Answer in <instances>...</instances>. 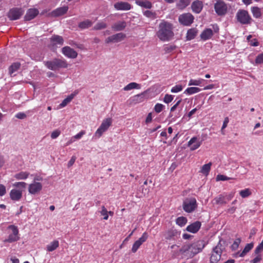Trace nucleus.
<instances>
[{
  "label": "nucleus",
  "instance_id": "864d4df0",
  "mask_svg": "<svg viewBox=\"0 0 263 263\" xmlns=\"http://www.w3.org/2000/svg\"><path fill=\"white\" fill-rule=\"evenodd\" d=\"M86 132L85 130H81L78 134L73 136L75 140L80 139L85 134Z\"/></svg>",
  "mask_w": 263,
  "mask_h": 263
},
{
  "label": "nucleus",
  "instance_id": "39448f33",
  "mask_svg": "<svg viewBox=\"0 0 263 263\" xmlns=\"http://www.w3.org/2000/svg\"><path fill=\"white\" fill-rule=\"evenodd\" d=\"M112 122V120L110 118L104 119L102 121L99 127L95 132L93 138L97 139L100 138L103 133L107 131L109 127L111 125Z\"/></svg>",
  "mask_w": 263,
  "mask_h": 263
},
{
  "label": "nucleus",
  "instance_id": "3c124183",
  "mask_svg": "<svg viewBox=\"0 0 263 263\" xmlns=\"http://www.w3.org/2000/svg\"><path fill=\"white\" fill-rule=\"evenodd\" d=\"M256 64H263V52L259 54L256 58L255 59Z\"/></svg>",
  "mask_w": 263,
  "mask_h": 263
},
{
  "label": "nucleus",
  "instance_id": "bb28decb",
  "mask_svg": "<svg viewBox=\"0 0 263 263\" xmlns=\"http://www.w3.org/2000/svg\"><path fill=\"white\" fill-rule=\"evenodd\" d=\"M30 173L28 172L21 171L17 173H16L14 175V177L15 179L20 180H26L29 176Z\"/></svg>",
  "mask_w": 263,
  "mask_h": 263
},
{
  "label": "nucleus",
  "instance_id": "680f3d73",
  "mask_svg": "<svg viewBox=\"0 0 263 263\" xmlns=\"http://www.w3.org/2000/svg\"><path fill=\"white\" fill-rule=\"evenodd\" d=\"M229 121V118L228 117L225 118L224 120L223 123L222 128H221L222 132L227 126Z\"/></svg>",
  "mask_w": 263,
  "mask_h": 263
},
{
  "label": "nucleus",
  "instance_id": "473e14b6",
  "mask_svg": "<svg viewBox=\"0 0 263 263\" xmlns=\"http://www.w3.org/2000/svg\"><path fill=\"white\" fill-rule=\"evenodd\" d=\"M141 88V85L136 82H131L123 88L124 91H129L132 89Z\"/></svg>",
  "mask_w": 263,
  "mask_h": 263
},
{
  "label": "nucleus",
  "instance_id": "ea45409f",
  "mask_svg": "<svg viewBox=\"0 0 263 263\" xmlns=\"http://www.w3.org/2000/svg\"><path fill=\"white\" fill-rule=\"evenodd\" d=\"M107 27V24L105 22L102 21L97 23L93 27V30H98L105 29Z\"/></svg>",
  "mask_w": 263,
  "mask_h": 263
},
{
  "label": "nucleus",
  "instance_id": "1a4fd4ad",
  "mask_svg": "<svg viewBox=\"0 0 263 263\" xmlns=\"http://www.w3.org/2000/svg\"><path fill=\"white\" fill-rule=\"evenodd\" d=\"M197 207L196 200L194 198L186 199L183 204V210L188 213H191L195 210Z\"/></svg>",
  "mask_w": 263,
  "mask_h": 263
},
{
  "label": "nucleus",
  "instance_id": "09e8293b",
  "mask_svg": "<svg viewBox=\"0 0 263 263\" xmlns=\"http://www.w3.org/2000/svg\"><path fill=\"white\" fill-rule=\"evenodd\" d=\"M183 89V87L181 85H177L173 87L171 89V92L173 93H177L181 91Z\"/></svg>",
  "mask_w": 263,
  "mask_h": 263
},
{
  "label": "nucleus",
  "instance_id": "0eeeda50",
  "mask_svg": "<svg viewBox=\"0 0 263 263\" xmlns=\"http://www.w3.org/2000/svg\"><path fill=\"white\" fill-rule=\"evenodd\" d=\"M236 17L237 20L242 24H250L252 20L248 12L245 10H239Z\"/></svg>",
  "mask_w": 263,
  "mask_h": 263
},
{
  "label": "nucleus",
  "instance_id": "5fc2aeb1",
  "mask_svg": "<svg viewBox=\"0 0 263 263\" xmlns=\"http://www.w3.org/2000/svg\"><path fill=\"white\" fill-rule=\"evenodd\" d=\"M263 250V240L260 243L256 248L255 252L256 254H258Z\"/></svg>",
  "mask_w": 263,
  "mask_h": 263
},
{
  "label": "nucleus",
  "instance_id": "a211bd4d",
  "mask_svg": "<svg viewBox=\"0 0 263 263\" xmlns=\"http://www.w3.org/2000/svg\"><path fill=\"white\" fill-rule=\"evenodd\" d=\"M114 7L117 10H129L132 8L130 4L124 2L115 3L114 4Z\"/></svg>",
  "mask_w": 263,
  "mask_h": 263
},
{
  "label": "nucleus",
  "instance_id": "c85d7f7f",
  "mask_svg": "<svg viewBox=\"0 0 263 263\" xmlns=\"http://www.w3.org/2000/svg\"><path fill=\"white\" fill-rule=\"evenodd\" d=\"M126 26L124 21H119L115 23L112 26V29L115 31H121L123 30Z\"/></svg>",
  "mask_w": 263,
  "mask_h": 263
},
{
  "label": "nucleus",
  "instance_id": "79ce46f5",
  "mask_svg": "<svg viewBox=\"0 0 263 263\" xmlns=\"http://www.w3.org/2000/svg\"><path fill=\"white\" fill-rule=\"evenodd\" d=\"M21 64L19 63H14L9 67V73L11 74L16 71L20 67Z\"/></svg>",
  "mask_w": 263,
  "mask_h": 263
},
{
  "label": "nucleus",
  "instance_id": "774afa93",
  "mask_svg": "<svg viewBox=\"0 0 263 263\" xmlns=\"http://www.w3.org/2000/svg\"><path fill=\"white\" fill-rule=\"evenodd\" d=\"M182 237L184 239H190L192 237V236L190 234L185 233L183 234Z\"/></svg>",
  "mask_w": 263,
  "mask_h": 263
},
{
  "label": "nucleus",
  "instance_id": "de8ad7c7",
  "mask_svg": "<svg viewBox=\"0 0 263 263\" xmlns=\"http://www.w3.org/2000/svg\"><path fill=\"white\" fill-rule=\"evenodd\" d=\"M164 108V106L163 104L160 103H157L154 107V110L157 113L160 112L163 110Z\"/></svg>",
  "mask_w": 263,
  "mask_h": 263
},
{
  "label": "nucleus",
  "instance_id": "6e6552de",
  "mask_svg": "<svg viewBox=\"0 0 263 263\" xmlns=\"http://www.w3.org/2000/svg\"><path fill=\"white\" fill-rule=\"evenodd\" d=\"M194 17L190 13L181 14L178 18L179 22L183 26H190L194 22Z\"/></svg>",
  "mask_w": 263,
  "mask_h": 263
},
{
  "label": "nucleus",
  "instance_id": "c03bdc74",
  "mask_svg": "<svg viewBox=\"0 0 263 263\" xmlns=\"http://www.w3.org/2000/svg\"><path fill=\"white\" fill-rule=\"evenodd\" d=\"M214 200L217 204H226L227 203V201L225 200V197L221 195L216 197L214 199Z\"/></svg>",
  "mask_w": 263,
  "mask_h": 263
},
{
  "label": "nucleus",
  "instance_id": "7c9ffc66",
  "mask_svg": "<svg viewBox=\"0 0 263 263\" xmlns=\"http://www.w3.org/2000/svg\"><path fill=\"white\" fill-rule=\"evenodd\" d=\"M136 3L145 8L150 9L152 7V3L147 0H136Z\"/></svg>",
  "mask_w": 263,
  "mask_h": 263
},
{
  "label": "nucleus",
  "instance_id": "2eb2a0df",
  "mask_svg": "<svg viewBox=\"0 0 263 263\" xmlns=\"http://www.w3.org/2000/svg\"><path fill=\"white\" fill-rule=\"evenodd\" d=\"M221 255V249L216 246L214 248L210 258L211 263H217L220 259Z\"/></svg>",
  "mask_w": 263,
  "mask_h": 263
},
{
  "label": "nucleus",
  "instance_id": "37998d69",
  "mask_svg": "<svg viewBox=\"0 0 263 263\" xmlns=\"http://www.w3.org/2000/svg\"><path fill=\"white\" fill-rule=\"evenodd\" d=\"M186 222L187 219L184 217H179L176 219V223L181 227L184 226Z\"/></svg>",
  "mask_w": 263,
  "mask_h": 263
},
{
  "label": "nucleus",
  "instance_id": "20e7f679",
  "mask_svg": "<svg viewBox=\"0 0 263 263\" xmlns=\"http://www.w3.org/2000/svg\"><path fill=\"white\" fill-rule=\"evenodd\" d=\"M44 63L47 68L53 71L60 68H66L68 66L66 61L61 59H54L51 61H45Z\"/></svg>",
  "mask_w": 263,
  "mask_h": 263
},
{
  "label": "nucleus",
  "instance_id": "4468645a",
  "mask_svg": "<svg viewBox=\"0 0 263 263\" xmlns=\"http://www.w3.org/2000/svg\"><path fill=\"white\" fill-rule=\"evenodd\" d=\"M148 237V234L147 232L143 233L142 236L134 243L132 248V251L133 253H136L142 244L146 241Z\"/></svg>",
  "mask_w": 263,
  "mask_h": 263
},
{
  "label": "nucleus",
  "instance_id": "72a5a7b5",
  "mask_svg": "<svg viewBox=\"0 0 263 263\" xmlns=\"http://www.w3.org/2000/svg\"><path fill=\"white\" fill-rule=\"evenodd\" d=\"M212 165V162H209L208 164H205L203 165L201 167L200 172L201 173H202V174H203L205 176H207L209 174V173L211 170V167Z\"/></svg>",
  "mask_w": 263,
  "mask_h": 263
},
{
  "label": "nucleus",
  "instance_id": "a19ab883",
  "mask_svg": "<svg viewBox=\"0 0 263 263\" xmlns=\"http://www.w3.org/2000/svg\"><path fill=\"white\" fill-rule=\"evenodd\" d=\"M252 194V192L250 189H246L245 190H241L239 192V195L242 198H247L250 196Z\"/></svg>",
  "mask_w": 263,
  "mask_h": 263
},
{
  "label": "nucleus",
  "instance_id": "f3484780",
  "mask_svg": "<svg viewBox=\"0 0 263 263\" xmlns=\"http://www.w3.org/2000/svg\"><path fill=\"white\" fill-rule=\"evenodd\" d=\"M62 52L65 56L71 59H75L78 55L77 51L69 46L63 47L62 49Z\"/></svg>",
  "mask_w": 263,
  "mask_h": 263
},
{
  "label": "nucleus",
  "instance_id": "0e129e2a",
  "mask_svg": "<svg viewBox=\"0 0 263 263\" xmlns=\"http://www.w3.org/2000/svg\"><path fill=\"white\" fill-rule=\"evenodd\" d=\"M261 260V256L260 255H258L251 261V262L252 263H257V262H259Z\"/></svg>",
  "mask_w": 263,
  "mask_h": 263
},
{
  "label": "nucleus",
  "instance_id": "aec40b11",
  "mask_svg": "<svg viewBox=\"0 0 263 263\" xmlns=\"http://www.w3.org/2000/svg\"><path fill=\"white\" fill-rule=\"evenodd\" d=\"M201 223L200 221H197L189 226L186 229V231L192 233H197L200 229Z\"/></svg>",
  "mask_w": 263,
  "mask_h": 263
},
{
  "label": "nucleus",
  "instance_id": "f8f14e48",
  "mask_svg": "<svg viewBox=\"0 0 263 263\" xmlns=\"http://www.w3.org/2000/svg\"><path fill=\"white\" fill-rule=\"evenodd\" d=\"M23 13L22 8H13L9 11L8 16L11 20H16L19 19Z\"/></svg>",
  "mask_w": 263,
  "mask_h": 263
},
{
  "label": "nucleus",
  "instance_id": "603ef678",
  "mask_svg": "<svg viewBox=\"0 0 263 263\" xmlns=\"http://www.w3.org/2000/svg\"><path fill=\"white\" fill-rule=\"evenodd\" d=\"M181 102V100H178L176 103L171 107V112L170 113V117H172L173 116V112H174L175 109L178 107V106L179 105V104H180Z\"/></svg>",
  "mask_w": 263,
  "mask_h": 263
},
{
  "label": "nucleus",
  "instance_id": "6e6d98bb",
  "mask_svg": "<svg viewBox=\"0 0 263 263\" xmlns=\"http://www.w3.org/2000/svg\"><path fill=\"white\" fill-rule=\"evenodd\" d=\"M144 15L149 18H154L155 17L154 13L149 10L144 11Z\"/></svg>",
  "mask_w": 263,
  "mask_h": 263
},
{
  "label": "nucleus",
  "instance_id": "4d7b16f0",
  "mask_svg": "<svg viewBox=\"0 0 263 263\" xmlns=\"http://www.w3.org/2000/svg\"><path fill=\"white\" fill-rule=\"evenodd\" d=\"M60 134H61V132L59 130H58V129L55 130L53 132H52V133L51 134V137L52 139H55L58 137L59 136Z\"/></svg>",
  "mask_w": 263,
  "mask_h": 263
},
{
  "label": "nucleus",
  "instance_id": "bf43d9fd",
  "mask_svg": "<svg viewBox=\"0 0 263 263\" xmlns=\"http://www.w3.org/2000/svg\"><path fill=\"white\" fill-rule=\"evenodd\" d=\"M15 117L18 119H23L26 117V115L24 112H18L15 115Z\"/></svg>",
  "mask_w": 263,
  "mask_h": 263
},
{
  "label": "nucleus",
  "instance_id": "69168bd1",
  "mask_svg": "<svg viewBox=\"0 0 263 263\" xmlns=\"http://www.w3.org/2000/svg\"><path fill=\"white\" fill-rule=\"evenodd\" d=\"M75 139H74L73 137H71L69 140L66 143L65 146H68L72 144L73 142L75 141Z\"/></svg>",
  "mask_w": 263,
  "mask_h": 263
},
{
  "label": "nucleus",
  "instance_id": "5701e85b",
  "mask_svg": "<svg viewBox=\"0 0 263 263\" xmlns=\"http://www.w3.org/2000/svg\"><path fill=\"white\" fill-rule=\"evenodd\" d=\"M213 31L210 28L204 29L200 34V38L203 41H206L210 39L213 35Z\"/></svg>",
  "mask_w": 263,
  "mask_h": 263
},
{
  "label": "nucleus",
  "instance_id": "7ed1b4c3",
  "mask_svg": "<svg viewBox=\"0 0 263 263\" xmlns=\"http://www.w3.org/2000/svg\"><path fill=\"white\" fill-rule=\"evenodd\" d=\"M12 186L15 189L10 191V198L13 201H18L23 197V193L27 186V183L25 182H16L12 184Z\"/></svg>",
  "mask_w": 263,
  "mask_h": 263
},
{
  "label": "nucleus",
  "instance_id": "a878e982",
  "mask_svg": "<svg viewBox=\"0 0 263 263\" xmlns=\"http://www.w3.org/2000/svg\"><path fill=\"white\" fill-rule=\"evenodd\" d=\"M197 33L198 30L195 28L189 29L186 35V40L190 41L194 39L197 35Z\"/></svg>",
  "mask_w": 263,
  "mask_h": 263
},
{
  "label": "nucleus",
  "instance_id": "49530a36",
  "mask_svg": "<svg viewBox=\"0 0 263 263\" xmlns=\"http://www.w3.org/2000/svg\"><path fill=\"white\" fill-rule=\"evenodd\" d=\"M101 209L102 210L100 211L101 215L103 216V219L104 220H107L108 218V211L104 206H102Z\"/></svg>",
  "mask_w": 263,
  "mask_h": 263
},
{
  "label": "nucleus",
  "instance_id": "6ab92c4d",
  "mask_svg": "<svg viewBox=\"0 0 263 263\" xmlns=\"http://www.w3.org/2000/svg\"><path fill=\"white\" fill-rule=\"evenodd\" d=\"M201 144V141L197 137H193L188 142V145L192 151L197 149Z\"/></svg>",
  "mask_w": 263,
  "mask_h": 263
},
{
  "label": "nucleus",
  "instance_id": "a18cd8bd",
  "mask_svg": "<svg viewBox=\"0 0 263 263\" xmlns=\"http://www.w3.org/2000/svg\"><path fill=\"white\" fill-rule=\"evenodd\" d=\"M216 181H226L230 179H233L232 178L228 177L225 175L219 174L216 176Z\"/></svg>",
  "mask_w": 263,
  "mask_h": 263
},
{
  "label": "nucleus",
  "instance_id": "c9c22d12",
  "mask_svg": "<svg viewBox=\"0 0 263 263\" xmlns=\"http://www.w3.org/2000/svg\"><path fill=\"white\" fill-rule=\"evenodd\" d=\"M76 93H72L66 98H65L62 102L60 104L59 106L60 108H63L66 106L69 102L71 101L74 97L75 96Z\"/></svg>",
  "mask_w": 263,
  "mask_h": 263
},
{
  "label": "nucleus",
  "instance_id": "f03ea898",
  "mask_svg": "<svg viewBox=\"0 0 263 263\" xmlns=\"http://www.w3.org/2000/svg\"><path fill=\"white\" fill-rule=\"evenodd\" d=\"M173 28L171 23L162 20L159 25L157 32L158 37L162 41H170L174 36Z\"/></svg>",
  "mask_w": 263,
  "mask_h": 263
},
{
  "label": "nucleus",
  "instance_id": "052dcab7",
  "mask_svg": "<svg viewBox=\"0 0 263 263\" xmlns=\"http://www.w3.org/2000/svg\"><path fill=\"white\" fill-rule=\"evenodd\" d=\"M76 160V157L72 156L68 163V167H69L71 166L75 162Z\"/></svg>",
  "mask_w": 263,
  "mask_h": 263
},
{
  "label": "nucleus",
  "instance_id": "393cba45",
  "mask_svg": "<svg viewBox=\"0 0 263 263\" xmlns=\"http://www.w3.org/2000/svg\"><path fill=\"white\" fill-rule=\"evenodd\" d=\"M68 7L67 6L60 7L53 11L51 14L54 16H61L66 13L68 11Z\"/></svg>",
  "mask_w": 263,
  "mask_h": 263
},
{
  "label": "nucleus",
  "instance_id": "8fccbe9b",
  "mask_svg": "<svg viewBox=\"0 0 263 263\" xmlns=\"http://www.w3.org/2000/svg\"><path fill=\"white\" fill-rule=\"evenodd\" d=\"M174 99V96L171 95L166 94L163 98V101L166 104L171 102Z\"/></svg>",
  "mask_w": 263,
  "mask_h": 263
},
{
  "label": "nucleus",
  "instance_id": "13d9d810",
  "mask_svg": "<svg viewBox=\"0 0 263 263\" xmlns=\"http://www.w3.org/2000/svg\"><path fill=\"white\" fill-rule=\"evenodd\" d=\"M6 193V189L5 185L0 184V196H4Z\"/></svg>",
  "mask_w": 263,
  "mask_h": 263
},
{
  "label": "nucleus",
  "instance_id": "9b49d317",
  "mask_svg": "<svg viewBox=\"0 0 263 263\" xmlns=\"http://www.w3.org/2000/svg\"><path fill=\"white\" fill-rule=\"evenodd\" d=\"M43 189V185L39 182L33 181L28 185V192L31 195L39 194Z\"/></svg>",
  "mask_w": 263,
  "mask_h": 263
},
{
  "label": "nucleus",
  "instance_id": "412c9836",
  "mask_svg": "<svg viewBox=\"0 0 263 263\" xmlns=\"http://www.w3.org/2000/svg\"><path fill=\"white\" fill-rule=\"evenodd\" d=\"M51 45L53 46L62 45L64 43V40L61 36L54 35L50 39Z\"/></svg>",
  "mask_w": 263,
  "mask_h": 263
},
{
  "label": "nucleus",
  "instance_id": "2f4dec72",
  "mask_svg": "<svg viewBox=\"0 0 263 263\" xmlns=\"http://www.w3.org/2000/svg\"><path fill=\"white\" fill-rule=\"evenodd\" d=\"M191 0H179L176 4V7L180 10H183L190 5Z\"/></svg>",
  "mask_w": 263,
  "mask_h": 263
},
{
  "label": "nucleus",
  "instance_id": "cd10ccee",
  "mask_svg": "<svg viewBox=\"0 0 263 263\" xmlns=\"http://www.w3.org/2000/svg\"><path fill=\"white\" fill-rule=\"evenodd\" d=\"M253 16L255 18H258L261 17L263 13V9L258 7H252L251 9Z\"/></svg>",
  "mask_w": 263,
  "mask_h": 263
},
{
  "label": "nucleus",
  "instance_id": "4be33fe9",
  "mask_svg": "<svg viewBox=\"0 0 263 263\" xmlns=\"http://www.w3.org/2000/svg\"><path fill=\"white\" fill-rule=\"evenodd\" d=\"M192 11L196 13H199L203 8V3L200 1H196L193 2L191 5Z\"/></svg>",
  "mask_w": 263,
  "mask_h": 263
},
{
  "label": "nucleus",
  "instance_id": "ddd939ff",
  "mask_svg": "<svg viewBox=\"0 0 263 263\" xmlns=\"http://www.w3.org/2000/svg\"><path fill=\"white\" fill-rule=\"evenodd\" d=\"M125 34L123 33H118L107 37L105 41L106 44L111 43H118L125 38Z\"/></svg>",
  "mask_w": 263,
  "mask_h": 263
},
{
  "label": "nucleus",
  "instance_id": "f704fd0d",
  "mask_svg": "<svg viewBox=\"0 0 263 263\" xmlns=\"http://www.w3.org/2000/svg\"><path fill=\"white\" fill-rule=\"evenodd\" d=\"M93 22L89 20H86L83 22H81L79 24V27L82 29H86L92 26Z\"/></svg>",
  "mask_w": 263,
  "mask_h": 263
},
{
  "label": "nucleus",
  "instance_id": "e433bc0d",
  "mask_svg": "<svg viewBox=\"0 0 263 263\" xmlns=\"http://www.w3.org/2000/svg\"><path fill=\"white\" fill-rule=\"evenodd\" d=\"M200 91H201V89L198 87H189L187 89H186L184 91V93L189 95H193V94L199 92Z\"/></svg>",
  "mask_w": 263,
  "mask_h": 263
},
{
  "label": "nucleus",
  "instance_id": "e2e57ef3",
  "mask_svg": "<svg viewBox=\"0 0 263 263\" xmlns=\"http://www.w3.org/2000/svg\"><path fill=\"white\" fill-rule=\"evenodd\" d=\"M152 121V114L151 112L149 113L146 118L145 122L146 124L149 123Z\"/></svg>",
  "mask_w": 263,
  "mask_h": 263
},
{
  "label": "nucleus",
  "instance_id": "9d476101",
  "mask_svg": "<svg viewBox=\"0 0 263 263\" xmlns=\"http://www.w3.org/2000/svg\"><path fill=\"white\" fill-rule=\"evenodd\" d=\"M214 9L218 15H223L227 13L228 7L223 1L217 0L214 5Z\"/></svg>",
  "mask_w": 263,
  "mask_h": 263
},
{
  "label": "nucleus",
  "instance_id": "4c0bfd02",
  "mask_svg": "<svg viewBox=\"0 0 263 263\" xmlns=\"http://www.w3.org/2000/svg\"><path fill=\"white\" fill-rule=\"evenodd\" d=\"M204 80L202 79L199 78L198 79H191L189 83V85L201 86L202 83Z\"/></svg>",
  "mask_w": 263,
  "mask_h": 263
},
{
  "label": "nucleus",
  "instance_id": "dca6fc26",
  "mask_svg": "<svg viewBox=\"0 0 263 263\" xmlns=\"http://www.w3.org/2000/svg\"><path fill=\"white\" fill-rule=\"evenodd\" d=\"M145 92L135 95L129 98L128 101L130 105H134L141 103L145 100Z\"/></svg>",
  "mask_w": 263,
  "mask_h": 263
},
{
  "label": "nucleus",
  "instance_id": "f257e3e1",
  "mask_svg": "<svg viewBox=\"0 0 263 263\" xmlns=\"http://www.w3.org/2000/svg\"><path fill=\"white\" fill-rule=\"evenodd\" d=\"M204 247V242L201 240H197L193 243L186 242L178 251H174L173 255L175 257L181 255L183 258H192L201 252Z\"/></svg>",
  "mask_w": 263,
  "mask_h": 263
},
{
  "label": "nucleus",
  "instance_id": "423d86ee",
  "mask_svg": "<svg viewBox=\"0 0 263 263\" xmlns=\"http://www.w3.org/2000/svg\"><path fill=\"white\" fill-rule=\"evenodd\" d=\"M8 229L12 231V233L10 234L7 238L5 239L3 241L5 243H12L19 240L18 230L16 226L14 225H10L8 227Z\"/></svg>",
  "mask_w": 263,
  "mask_h": 263
},
{
  "label": "nucleus",
  "instance_id": "58836bf2",
  "mask_svg": "<svg viewBox=\"0 0 263 263\" xmlns=\"http://www.w3.org/2000/svg\"><path fill=\"white\" fill-rule=\"evenodd\" d=\"M253 247L252 243H248L245 247L243 251L241 252L239 255L240 257H243L248 252H249Z\"/></svg>",
  "mask_w": 263,
  "mask_h": 263
},
{
  "label": "nucleus",
  "instance_id": "b1692460",
  "mask_svg": "<svg viewBox=\"0 0 263 263\" xmlns=\"http://www.w3.org/2000/svg\"><path fill=\"white\" fill-rule=\"evenodd\" d=\"M39 14V11L36 9H29L25 16V19L26 21H30L33 19Z\"/></svg>",
  "mask_w": 263,
  "mask_h": 263
},
{
  "label": "nucleus",
  "instance_id": "c756f323",
  "mask_svg": "<svg viewBox=\"0 0 263 263\" xmlns=\"http://www.w3.org/2000/svg\"><path fill=\"white\" fill-rule=\"evenodd\" d=\"M59 246V242L54 240L46 246V250L48 252H52L56 250Z\"/></svg>",
  "mask_w": 263,
  "mask_h": 263
},
{
  "label": "nucleus",
  "instance_id": "338daca9",
  "mask_svg": "<svg viewBox=\"0 0 263 263\" xmlns=\"http://www.w3.org/2000/svg\"><path fill=\"white\" fill-rule=\"evenodd\" d=\"M250 45L253 46H257L258 45V42L256 39H253L250 41Z\"/></svg>",
  "mask_w": 263,
  "mask_h": 263
}]
</instances>
